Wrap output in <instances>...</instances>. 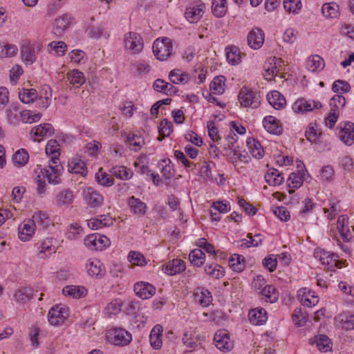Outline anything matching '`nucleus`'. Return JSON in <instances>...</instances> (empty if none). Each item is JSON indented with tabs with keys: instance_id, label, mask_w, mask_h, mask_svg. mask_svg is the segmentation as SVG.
Segmentation results:
<instances>
[{
	"instance_id": "obj_39",
	"label": "nucleus",
	"mask_w": 354,
	"mask_h": 354,
	"mask_svg": "<svg viewBox=\"0 0 354 354\" xmlns=\"http://www.w3.org/2000/svg\"><path fill=\"white\" fill-rule=\"evenodd\" d=\"M348 222L346 216L342 215L338 217L337 229L344 241H348L351 237L349 228L346 226Z\"/></svg>"
},
{
	"instance_id": "obj_45",
	"label": "nucleus",
	"mask_w": 354,
	"mask_h": 354,
	"mask_svg": "<svg viewBox=\"0 0 354 354\" xmlns=\"http://www.w3.org/2000/svg\"><path fill=\"white\" fill-rule=\"evenodd\" d=\"M29 160V154L24 149L17 150L12 157V162L14 165L17 167L25 166Z\"/></svg>"
},
{
	"instance_id": "obj_18",
	"label": "nucleus",
	"mask_w": 354,
	"mask_h": 354,
	"mask_svg": "<svg viewBox=\"0 0 354 354\" xmlns=\"http://www.w3.org/2000/svg\"><path fill=\"white\" fill-rule=\"evenodd\" d=\"M322 107V104L319 102L315 100H306V99L301 98L297 100L293 104L292 109L296 113H304L313 111L315 109H319Z\"/></svg>"
},
{
	"instance_id": "obj_48",
	"label": "nucleus",
	"mask_w": 354,
	"mask_h": 354,
	"mask_svg": "<svg viewBox=\"0 0 354 354\" xmlns=\"http://www.w3.org/2000/svg\"><path fill=\"white\" fill-rule=\"evenodd\" d=\"M170 81L174 84H185L189 80V75L180 69H174L169 75Z\"/></svg>"
},
{
	"instance_id": "obj_47",
	"label": "nucleus",
	"mask_w": 354,
	"mask_h": 354,
	"mask_svg": "<svg viewBox=\"0 0 354 354\" xmlns=\"http://www.w3.org/2000/svg\"><path fill=\"white\" fill-rule=\"evenodd\" d=\"M19 98L24 104L33 102L39 97V94L34 88H22L19 92Z\"/></svg>"
},
{
	"instance_id": "obj_53",
	"label": "nucleus",
	"mask_w": 354,
	"mask_h": 354,
	"mask_svg": "<svg viewBox=\"0 0 354 354\" xmlns=\"http://www.w3.org/2000/svg\"><path fill=\"white\" fill-rule=\"evenodd\" d=\"M47 49L49 53L54 52V55L62 57L65 55L67 50V46L64 41H54L48 44Z\"/></svg>"
},
{
	"instance_id": "obj_61",
	"label": "nucleus",
	"mask_w": 354,
	"mask_h": 354,
	"mask_svg": "<svg viewBox=\"0 0 354 354\" xmlns=\"http://www.w3.org/2000/svg\"><path fill=\"white\" fill-rule=\"evenodd\" d=\"M129 261L133 266H145L147 265V260L144 255L139 252L131 251L128 255Z\"/></svg>"
},
{
	"instance_id": "obj_58",
	"label": "nucleus",
	"mask_w": 354,
	"mask_h": 354,
	"mask_svg": "<svg viewBox=\"0 0 354 354\" xmlns=\"http://www.w3.org/2000/svg\"><path fill=\"white\" fill-rule=\"evenodd\" d=\"M229 265L233 270L240 272L245 268V259L240 254H234L229 260Z\"/></svg>"
},
{
	"instance_id": "obj_44",
	"label": "nucleus",
	"mask_w": 354,
	"mask_h": 354,
	"mask_svg": "<svg viewBox=\"0 0 354 354\" xmlns=\"http://www.w3.org/2000/svg\"><path fill=\"white\" fill-rule=\"evenodd\" d=\"M112 176L122 180H127L132 178L133 171L124 166H115L110 169Z\"/></svg>"
},
{
	"instance_id": "obj_33",
	"label": "nucleus",
	"mask_w": 354,
	"mask_h": 354,
	"mask_svg": "<svg viewBox=\"0 0 354 354\" xmlns=\"http://www.w3.org/2000/svg\"><path fill=\"white\" fill-rule=\"evenodd\" d=\"M185 269V262L179 259H173L171 261L168 262L164 268L165 272L169 275L178 274L184 271Z\"/></svg>"
},
{
	"instance_id": "obj_38",
	"label": "nucleus",
	"mask_w": 354,
	"mask_h": 354,
	"mask_svg": "<svg viewBox=\"0 0 354 354\" xmlns=\"http://www.w3.org/2000/svg\"><path fill=\"white\" fill-rule=\"evenodd\" d=\"M46 153L49 157V160H60V147L55 140H50L46 146Z\"/></svg>"
},
{
	"instance_id": "obj_25",
	"label": "nucleus",
	"mask_w": 354,
	"mask_h": 354,
	"mask_svg": "<svg viewBox=\"0 0 354 354\" xmlns=\"http://www.w3.org/2000/svg\"><path fill=\"white\" fill-rule=\"evenodd\" d=\"M35 227L31 220L24 221L19 227V238L23 241H28L35 234Z\"/></svg>"
},
{
	"instance_id": "obj_62",
	"label": "nucleus",
	"mask_w": 354,
	"mask_h": 354,
	"mask_svg": "<svg viewBox=\"0 0 354 354\" xmlns=\"http://www.w3.org/2000/svg\"><path fill=\"white\" fill-rule=\"evenodd\" d=\"M189 259L192 264L199 267L205 262V254L201 250L195 249L189 253Z\"/></svg>"
},
{
	"instance_id": "obj_27",
	"label": "nucleus",
	"mask_w": 354,
	"mask_h": 354,
	"mask_svg": "<svg viewBox=\"0 0 354 354\" xmlns=\"http://www.w3.org/2000/svg\"><path fill=\"white\" fill-rule=\"evenodd\" d=\"M335 324L341 328L348 330L354 329V315L342 313L335 319Z\"/></svg>"
},
{
	"instance_id": "obj_14",
	"label": "nucleus",
	"mask_w": 354,
	"mask_h": 354,
	"mask_svg": "<svg viewBox=\"0 0 354 354\" xmlns=\"http://www.w3.org/2000/svg\"><path fill=\"white\" fill-rule=\"evenodd\" d=\"M54 133V129L50 124L44 123L33 127L30 131L31 138L36 142L51 136Z\"/></svg>"
},
{
	"instance_id": "obj_17",
	"label": "nucleus",
	"mask_w": 354,
	"mask_h": 354,
	"mask_svg": "<svg viewBox=\"0 0 354 354\" xmlns=\"http://www.w3.org/2000/svg\"><path fill=\"white\" fill-rule=\"evenodd\" d=\"M86 270L89 276L95 278H102L106 273L104 266L97 259H88Z\"/></svg>"
},
{
	"instance_id": "obj_30",
	"label": "nucleus",
	"mask_w": 354,
	"mask_h": 354,
	"mask_svg": "<svg viewBox=\"0 0 354 354\" xmlns=\"http://www.w3.org/2000/svg\"><path fill=\"white\" fill-rule=\"evenodd\" d=\"M269 104L275 109H283L286 104L285 97L277 91H272L267 95Z\"/></svg>"
},
{
	"instance_id": "obj_19",
	"label": "nucleus",
	"mask_w": 354,
	"mask_h": 354,
	"mask_svg": "<svg viewBox=\"0 0 354 354\" xmlns=\"http://www.w3.org/2000/svg\"><path fill=\"white\" fill-rule=\"evenodd\" d=\"M297 298L302 305L307 307L315 306L319 302V297L314 292L306 288H302L298 290Z\"/></svg>"
},
{
	"instance_id": "obj_13",
	"label": "nucleus",
	"mask_w": 354,
	"mask_h": 354,
	"mask_svg": "<svg viewBox=\"0 0 354 354\" xmlns=\"http://www.w3.org/2000/svg\"><path fill=\"white\" fill-rule=\"evenodd\" d=\"M339 139L345 145L351 146L354 143V124L349 122H342L337 128Z\"/></svg>"
},
{
	"instance_id": "obj_28",
	"label": "nucleus",
	"mask_w": 354,
	"mask_h": 354,
	"mask_svg": "<svg viewBox=\"0 0 354 354\" xmlns=\"http://www.w3.org/2000/svg\"><path fill=\"white\" fill-rule=\"evenodd\" d=\"M30 220L34 223L35 227L40 230L46 229L51 224L48 214L41 211L35 212Z\"/></svg>"
},
{
	"instance_id": "obj_20",
	"label": "nucleus",
	"mask_w": 354,
	"mask_h": 354,
	"mask_svg": "<svg viewBox=\"0 0 354 354\" xmlns=\"http://www.w3.org/2000/svg\"><path fill=\"white\" fill-rule=\"evenodd\" d=\"M264 37V33L261 29L254 28L248 35V44L253 49H259L263 44Z\"/></svg>"
},
{
	"instance_id": "obj_23",
	"label": "nucleus",
	"mask_w": 354,
	"mask_h": 354,
	"mask_svg": "<svg viewBox=\"0 0 354 354\" xmlns=\"http://www.w3.org/2000/svg\"><path fill=\"white\" fill-rule=\"evenodd\" d=\"M113 224V220L109 215H100L87 221L88 227L92 230L102 229L104 227H109Z\"/></svg>"
},
{
	"instance_id": "obj_64",
	"label": "nucleus",
	"mask_w": 354,
	"mask_h": 354,
	"mask_svg": "<svg viewBox=\"0 0 354 354\" xmlns=\"http://www.w3.org/2000/svg\"><path fill=\"white\" fill-rule=\"evenodd\" d=\"M205 271L207 274L215 279L223 277L225 273L223 268L218 264H210L206 266Z\"/></svg>"
},
{
	"instance_id": "obj_37",
	"label": "nucleus",
	"mask_w": 354,
	"mask_h": 354,
	"mask_svg": "<svg viewBox=\"0 0 354 354\" xmlns=\"http://www.w3.org/2000/svg\"><path fill=\"white\" fill-rule=\"evenodd\" d=\"M67 80L76 88L80 87L85 82V77L82 72L77 69L69 71L66 75Z\"/></svg>"
},
{
	"instance_id": "obj_54",
	"label": "nucleus",
	"mask_w": 354,
	"mask_h": 354,
	"mask_svg": "<svg viewBox=\"0 0 354 354\" xmlns=\"http://www.w3.org/2000/svg\"><path fill=\"white\" fill-rule=\"evenodd\" d=\"M322 12L326 18H337L339 16V6L335 3H324L322 6Z\"/></svg>"
},
{
	"instance_id": "obj_51",
	"label": "nucleus",
	"mask_w": 354,
	"mask_h": 354,
	"mask_svg": "<svg viewBox=\"0 0 354 354\" xmlns=\"http://www.w3.org/2000/svg\"><path fill=\"white\" fill-rule=\"evenodd\" d=\"M312 344H315L316 347L322 352H327L331 350L332 348L330 340L327 336L324 335H321L319 337H316Z\"/></svg>"
},
{
	"instance_id": "obj_1",
	"label": "nucleus",
	"mask_w": 354,
	"mask_h": 354,
	"mask_svg": "<svg viewBox=\"0 0 354 354\" xmlns=\"http://www.w3.org/2000/svg\"><path fill=\"white\" fill-rule=\"evenodd\" d=\"M236 137L235 134L233 136H228L227 140H228L227 147H224L225 154L227 157L228 160L232 163L235 167H241L240 163L248 162L250 160V158L248 156V154H242L239 153L234 148L233 142L236 141Z\"/></svg>"
},
{
	"instance_id": "obj_29",
	"label": "nucleus",
	"mask_w": 354,
	"mask_h": 354,
	"mask_svg": "<svg viewBox=\"0 0 354 354\" xmlns=\"http://www.w3.org/2000/svg\"><path fill=\"white\" fill-rule=\"evenodd\" d=\"M162 327L160 324H156L151 329L149 335V341L151 346L154 349H160L162 344Z\"/></svg>"
},
{
	"instance_id": "obj_34",
	"label": "nucleus",
	"mask_w": 354,
	"mask_h": 354,
	"mask_svg": "<svg viewBox=\"0 0 354 354\" xmlns=\"http://www.w3.org/2000/svg\"><path fill=\"white\" fill-rule=\"evenodd\" d=\"M62 293L73 299H80L86 295L87 290L84 286H67L63 288Z\"/></svg>"
},
{
	"instance_id": "obj_40",
	"label": "nucleus",
	"mask_w": 354,
	"mask_h": 354,
	"mask_svg": "<svg viewBox=\"0 0 354 354\" xmlns=\"http://www.w3.org/2000/svg\"><path fill=\"white\" fill-rule=\"evenodd\" d=\"M247 147L251 155L255 158L260 159L263 156L264 151L260 142L252 138L247 140Z\"/></svg>"
},
{
	"instance_id": "obj_32",
	"label": "nucleus",
	"mask_w": 354,
	"mask_h": 354,
	"mask_svg": "<svg viewBox=\"0 0 354 354\" xmlns=\"http://www.w3.org/2000/svg\"><path fill=\"white\" fill-rule=\"evenodd\" d=\"M126 143L132 151H139L145 145L144 138L133 133H129L126 136Z\"/></svg>"
},
{
	"instance_id": "obj_49",
	"label": "nucleus",
	"mask_w": 354,
	"mask_h": 354,
	"mask_svg": "<svg viewBox=\"0 0 354 354\" xmlns=\"http://www.w3.org/2000/svg\"><path fill=\"white\" fill-rule=\"evenodd\" d=\"M129 205L131 211L138 215H144L146 212L147 205L139 198L131 196L129 199Z\"/></svg>"
},
{
	"instance_id": "obj_52",
	"label": "nucleus",
	"mask_w": 354,
	"mask_h": 354,
	"mask_svg": "<svg viewBox=\"0 0 354 354\" xmlns=\"http://www.w3.org/2000/svg\"><path fill=\"white\" fill-rule=\"evenodd\" d=\"M324 65V59L317 55L310 57L307 62V67L312 72L322 71Z\"/></svg>"
},
{
	"instance_id": "obj_57",
	"label": "nucleus",
	"mask_w": 354,
	"mask_h": 354,
	"mask_svg": "<svg viewBox=\"0 0 354 354\" xmlns=\"http://www.w3.org/2000/svg\"><path fill=\"white\" fill-rule=\"evenodd\" d=\"M287 184L288 187L289 194H292L294 192V189L292 188H299L303 184V177L300 173H292L288 180Z\"/></svg>"
},
{
	"instance_id": "obj_46",
	"label": "nucleus",
	"mask_w": 354,
	"mask_h": 354,
	"mask_svg": "<svg viewBox=\"0 0 354 354\" xmlns=\"http://www.w3.org/2000/svg\"><path fill=\"white\" fill-rule=\"evenodd\" d=\"M225 77L223 75H219L214 78L209 84V90L212 94L220 95L222 94L225 88Z\"/></svg>"
},
{
	"instance_id": "obj_43",
	"label": "nucleus",
	"mask_w": 354,
	"mask_h": 354,
	"mask_svg": "<svg viewBox=\"0 0 354 354\" xmlns=\"http://www.w3.org/2000/svg\"><path fill=\"white\" fill-rule=\"evenodd\" d=\"M341 211L339 201L332 199L328 201L327 205L324 207V212L328 219H333Z\"/></svg>"
},
{
	"instance_id": "obj_31",
	"label": "nucleus",
	"mask_w": 354,
	"mask_h": 354,
	"mask_svg": "<svg viewBox=\"0 0 354 354\" xmlns=\"http://www.w3.org/2000/svg\"><path fill=\"white\" fill-rule=\"evenodd\" d=\"M266 311L263 308H254L248 313L250 322L254 325H261L267 320Z\"/></svg>"
},
{
	"instance_id": "obj_35",
	"label": "nucleus",
	"mask_w": 354,
	"mask_h": 354,
	"mask_svg": "<svg viewBox=\"0 0 354 354\" xmlns=\"http://www.w3.org/2000/svg\"><path fill=\"white\" fill-rule=\"evenodd\" d=\"M194 300L202 306H208L212 302V295L209 291L206 289L198 288L194 294Z\"/></svg>"
},
{
	"instance_id": "obj_63",
	"label": "nucleus",
	"mask_w": 354,
	"mask_h": 354,
	"mask_svg": "<svg viewBox=\"0 0 354 354\" xmlns=\"http://www.w3.org/2000/svg\"><path fill=\"white\" fill-rule=\"evenodd\" d=\"M83 234V227L76 223L71 224L67 230V236L71 240L78 239Z\"/></svg>"
},
{
	"instance_id": "obj_41",
	"label": "nucleus",
	"mask_w": 354,
	"mask_h": 354,
	"mask_svg": "<svg viewBox=\"0 0 354 354\" xmlns=\"http://www.w3.org/2000/svg\"><path fill=\"white\" fill-rule=\"evenodd\" d=\"M68 170L71 173L78 174L82 176L86 174V167L84 162L78 158H73L68 162Z\"/></svg>"
},
{
	"instance_id": "obj_2",
	"label": "nucleus",
	"mask_w": 354,
	"mask_h": 354,
	"mask_svg": "<svg viewBox=\"0 0 354 354\" xmlns=\"http://www.w3.org/2000/svg\"><path fill=\"white\" fill-rule=\"evenodd\" d=\"M153 52L158 60H167L173 52L171 40L167 37L156 39L153 44Z\"/></svg>"
},
{
	"instance_id": "obj_26",
	"label": "nucleus",
	"mask_w": 354,
	"mask_h": 354,
	"mask_svg": "<svg viewBox=\"0 0 354 354\" xmlns=\"http://www.w3.org/2000/svg\"><path fill=\"white\" fill-rule=\"evenodd\" d=\"M183 344L188 348L196 349L201 346V339L194 330H186L183 337Z\"/></svg>"
},
{
	"instance_id": "obj_15",
	"label": "nucleus",
	"mask_w": 354,
	"mask_h": 354,
	"mask_svg": "<svg viewBox=\"0 0 354 354\" xmlns=\"http://www.w3.org/2000/svg\"><path fill=\"white\" fill-rule=\"evenodd\" d=\"M214 342L216 348L223 352L229 351L233 348V342L226 330H218L214 335Z\"/></svg>"
},
{
	"instance_id": "obj_42",
	"label": "nucleus",
	"mask_w": 354,
	"mask_h": 354,
	"mask_svg": "<svg viewBox=\"0 0 354 354\" xmlns=\"http://www.w3.org/2000/svg\"><path fill=\"white\" fill-rule=\"evenodd\" d=\"M34 290L30 287H24L15 290L14 297L17 302L26 304L32 297Z\"/></svg>"
},
{
	"instance_id": "obj_3",
	"label": "nucleus",
	"mask_w": 354,
	"mask_h": 354,
	"mask_svg": "<svg viewBox=\"0 0 354 354\" xmlns=\"http://www.w3.org/2000/svg\"><path fill=\"white\" fill-rule=\"evenodd\" d=\"M314 257L328 270H332L333 268H342L345 263V261H339L337 255L320 248L315 250Z\"/></svg>"
},
{
	"instance_id": "obj_36",
	"label": "nucleus",
	"mask_w": 354,
	"mask_h": 354,
	"mask_svg": "<svg viewBox=\"0 0 354 354\" xmlns=\"http://www.w3.org/2000/svg\"><path fill=\"white\" fill-rule=\"evenodd\" d=\"M264 178L266 183L270 186L280 185L283 182L281 174L274 168L269 169Z\"/></svg>"
},
{
	"instance_id": "obj_21",
	"label": "nucleus",
	"mask_w": 354,
	"mask_h": 354,
	"mask_svg": "<svg viewBox=\"0 0 354 354\" xmlns=\"http://www.w3.org/2000/svg\"><path fill=\"white\" fill-rule=\"evenodd\" d=\"M134 292L136 295L142 299H147L151 297L156 292V288L151 284L140 281L134 285Z\"/></svg>"
},
{
	"instance_id": "obj_60",
	"label": "nucleus",
	"mask_w": 354,
	"mask_h": 354,
	"mask_svg": "<svg viewBox=\"0 0 354 354\" xmlns=\"http://www.w3.org/2000/svg\"><path fill=\"white\" fill-rule=\"evenodd\" d=\"M226 57L232 64H237L241 62V55L239 49L236 46L226 48Z\"/></svg>"
},
{
	"instance_id": "obj_24",
	"label": "nucleus",
	"mask_w": 354,
	"mask_h": 354,
	"mask_svg": "<svg viewBox=\"0 0 354 354\" xmlns=\"http://www.w3.org/2000/svg\"><path fill=\"white\" fill-rule=\"evenodd\" d=\"M263 124L265 129L272 134L279 135L282 132V126L279 120L272 115L265 117Z\"/></svg>"
},
{
	"instance_id": "obj_22",
	"label": "nucleus",
	"mask_w": 354,
	"mask_h": 354,
	"mask_svg": "<svg viewBox=\"0 0 354 354\" xmlns=\"http://www.w3.org/2000/svg\"><path fill=\"white\" fill-rule=\"evenodd\" d=\"M74 201L73 192L69 189H64L58 192L55 197V203L59 207H67Z\"/></svg>"
},
{
	"instance_id": "obj_59",
	"label": "nucleus",
	"mask_w": 354,
	"mask_h": 354,
	"mask_svg": "<svg viewBox=\"0 0 354 354\" xmlns=\"http://www.w3.org/2000/svg\"><path fill=\"white\" fill-rule=\"evenodd\" d=\"M158 131L160 135L159 137L158 138V140L161 141L165 137L169 136L173 131L172 122L167 120H163L160 123Z\"/></svg>"
},
{
	"instance_id": "obj_8",
	"label": "nucleus",
	"mask_w": 354,
	"mask_h": 354,
	"mask_svg": "<svg viewBox=\"0 0 354 354\" xmlns=\"http://www.w3.org/2000/svg\"><path fill=\"white\" fill-rule=\"evenodd\" d=\"M68 317V309L63 305L53 306L48 312V320L50 325L58 326L64 324Z\"/></svg>"
},
{
	"instance_id": "obj_6",
	"label": "nucleus",
	"mask_w": 354,
	"mask_h": 354,
	"mask_svg": "<svg viewBox=\"0 0 354 354\" xmlns=\"http://www.w3.org/2000/svg\"><path fill=\"white\" fill-rule=\"evenodd\" d=\"M63 170L60 160H48V165L44 169L42 174L45 175L50 184L57 185L61 182L60 176Z\"/></svg>"
},
{
	"instance_id": "obj_9",
	"label": "nucleus",
	"mask_w": 354,
	"mask_h": 354,
	"mask_svg": "<svg viewBox=\"0 0 354 354\" xmlns=\"http://www.w3.org/2000/svg\"><path fill=\"white\" fill-rule=\"evenodd\" d=\"M283 61L277 57L268 58L263 65V76L267 80H273L282 70Z\"/></svg>"
},
{
	"instance_id": "obj_16",
	"label": "nucleus",
	"mask_w": 354,
	"mask_h": 354,
	"mask_svg": "<svg viewBox=\"0 0 354 354\" xmlns=\"http://www.w3.org/2000/svg\"><path fill=\"white\" fill-rule=\"evenodd\" d=\"M57 249V240L53 237H48L44 239L39 245L37 255L39 258L44 259L55 253Z\"/></svg>"
},
{
	"instance_id": "obj_11",
	"label": "nucleus",
	"mask_w": 354,
	"mask_h": 354,
	"mask_svg": "<svg viewBox=\"0 0 354 354\" xmlns=\"http://www.w3.org/2000/svg\"><path fill=\"white\" fill-rule=\"evenodd\" d=\"M108 338L115 346H124L132 340L131 334L123 328H113L109 330Z\"/></svg>"
},
{
	"instance_id": "obj_55",
	"label": "nucleus",
	"mask_w": 354,
	"mask_h": 354,
	"mask_svg": "<svg viewBox=\"0 0 354 354\" xmlns=\"http://www.w3.org/2000/svg\"><path fill=\"white\" fill-rule=\"evenodd\" d=\"M261 294L265 297L266 301L270 303H274L278 300L279 293L272 286H266L261 291Z\"/></svg>"
},
{
	"instance_id": "obj_50",
	"label": "nucleus",
	"mask_w": 354,
	"mask_h": 354,
	"mask_svg": "<svg viewBox=\"0 0 354 354\" xmlns=\"http://www.w3.org/2000/svg\"><path fill=\"white\" fill-rule=\"evenodd\" d=\"M212 10L215 17H223L227 11L226 0H212Z\"/></svg>"
},
{
	"instance_id": "obj_4",
	"label": "nucleus",
	"mask_w": 354,
	"mask_h": 354,
	"mask_svg": "<svg viewBox=\"0 0 354 354\" xmlns=\"http://www.w3.org/2000/svg\"><path fill=\"white\" fill-rule=\"evenodd\" d=\"M82 196L84 203L91 208H99L104 204V198L102 194L91 187H82Z\"/></svg>"
},
{
	"instance_id": "obj_5",
	"label": "nucleus",
	"mask_w": 354,
	"mask_h": 354,
	"mask_svg": "<svg viewBox=\"0 0 354 354\" xmlns=\"http://www.w3.org/2000/svg\"><path fill=\"white\" fill-rule=\"evenodd\" d=\"M205 4L201 0H197L190 3L185 9V17L189 23H197L203 17Z\"/></svg>"
},
{
	"instance_id": "obj_12",
	"label": "nucleus",
	"mask_w": 354,
	"mask_h": 354,
	"mask_svg": "<svg viewBox=\"0 0 354 354\" xmlns=\"http://www.w3.org/2000/svg\"><path fill=\"white\" fill-rule=\"evenodd\" d=\"M84 245L92 250H102L110 245V240L106 236L91 234L84 239Z\"/></svg>"
},
{
	"instance_id": "obj_56",
	"label": "nucleus",
	"mask_w": 354,
	"mask_h": 354,
	"mask_svg": "<svg viewBox=\"0 0 354 354\" xmlns=\"http://www.w3.org/2000/svg\"><path fill=\"white\" fill-rule=\"evenodd\" d=\"M96 182L104 187H111L114 183V179L100 168L95 175Z\"/></svg>"
},
{
	"instance_id": "obj_7",
	"label": "nucleus",
	"mask_w": 354,
	"mask_h": 354,
	"mask_svg": "<svg viewBox=\"0 0 354 354\" xmlns=\"http://www.w3.org/2000/svg\"><path fill=\"white\" fill-rule=\"evenodd\" d=\"M239 100L241 106L245 108L257 109L261 103L259 95L247 87L240 90Z\"/></svg>"
},
{
	"instance_id": "obj_10",
	"label": "nucleus",
	"mask_w": 354,
	"mask_h": 354,
	"mask_svg": "<svg viewBox=\"0 0 354 354\" xmlns=\"http://www.w3.org/2000/svg\"><path fill=\"white\" fill-rule=\"evenodd\" d=\"M124 48L130 54H138L143 48V41L140 35L136 32H129L124 35Z\"/></svg>"
}]
</instances>
